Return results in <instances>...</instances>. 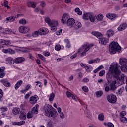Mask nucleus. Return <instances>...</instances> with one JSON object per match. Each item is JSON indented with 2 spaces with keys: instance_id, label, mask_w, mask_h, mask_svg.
<instances>
[{
  "instance_id": "obj_36",
  "label": "nucleus",
  "mask_w": 127,
  "mask_h": 127,
  "mask_svg": "<svg viewBox=\"0 0 127 127\" xmlns=\"http://www.w3.org/2000/svg\"><path fill=\"white\" fill-rule=\"evenodd\" d=\"M6 21H9L10 22H11L12 21H14L15 20V18L14 17L11 16L7 17L5 19Z\"/></svg>"
},
{
  "instance_id": "obj_54",
  "label": "nucleus",
  "mask_w": 127,
  "mask_h": 127,
  "mask_svg": "<svg viewBox=\"0 0 127 127\" xmlns=\"http://www.w3.org/2000/svg\"><path fill=\"white\" fill-rule=\"evenodd\" d=\"M8 53L9 54H14V53H15V51L11 48H9Z\"/></svg>"
},
{
  "instance_id": "obj_1",
  "label": "nucleus",
  "mask_w": 127,
  "mask_h": 127,
  "mask_svg": "<svg viewBox=\"0 0 127 127\" xmlns=\"http://www.w3.org/2000/svg\"><path fill=\"white\" fill-rule=\"evenodd\" d=\"M109 72L112 74L117 80L116 81L114 80L110 82V87L111 90H115L116 89V84H118L120 85L126 83L125 90L127 92V77L124 74L121 75V71L118 69V64L113 63L110 65Z\"/></svg>"
},
{
  "instance_id": "obj_24",
  "label": "nucleus",
  "mask_w": 127,
  "mask_h": 127,
  "mask_svg": "<svg viewBox=\"0 0 127 127\" xmlns=\"http://www.w3.org/2000/svg\"><path fill=\"white\" fill-rule=\"evenodd\" d=\"M58 26V21L56 20H52L51 23L50 24L49 26Z\"/></svg>"
},
{
  "instance_id": "obj_12",
  "label": "nucleus",
  "mask_w": 127,
  "mask_h": 127,
  "mask_svg": "<svg viewBox=\"0 0 127 127\" xmlns=\"http://www.w3.org/2000/svg\"><path fill=\"white\" fill-rule=\"evenodd\" d=\"M127 27V24L126 23L121 24L117 29L118 31H123V30H125L126 28Z\"/></svg>"
},
{
  "instance_id": "obj_14",
  "label": "nucleus",
  "mask_w": 127,
  "mask_h": 127,
  "mask_svg": "<svg viewBox=\"0 0 127 127\" xmlns=\"http://www.w3.org/2000/svg\"><path fill=\"white\" fill-rule=\"evenodd\" d=\"M66 96L67 98H72V100H75L77 102V100H76V96L75 94H72V93L67 91L66 92Z\"/></svg>"
},
{
  "instance_id": "obj_62",
  "label": "nucleus",
  "mask_w": 127,
  "mask_h": 127,
  "mask_svg": "<svg viewBox=\"0 0 127 127\" xmlns=\"http://www.w3.org/2000/svg\"><path fill=\"white\" fill-rule=\"evenodd\" d=\"M3 43H4L5 45H9V44H10V41H9V40H4V42Z\"/></svg>"
},
{
  "instance_id": "obj_64",
  "label": "nucleus",
  "mask_w": 127,
  "mask_h": 127,
  "mask_svg": "<svg viewBox=\"0 0 127 127\" xmlns=\"http://www.w3.org/2000/svg\"><path fill=\"white\" fill-rule=\"evenodd\" d=\"M107 127H114V124L111 122H108L107 123Z\"/></svg>"
},
{
  "instance_id": "obj_39",
  "label": "nucleus",
  "mask_w": 127,
  "mask_h": 127,
  "mask_svg": "<svg viewBox=\"0 0 127 127\" xmlns=\"http://www.w3.org/2000/svg\"><path fill=\"white\" fill-rule=\"evenodd\" d=\"M33 113L31 111H29L28 113L27 114V119H31L33 116Z\"/></svg>"
},
{
  "instance_id": "obj_6",
  "label": "nucleus",
  "mask_w": 127,
  "mask_h": 127,
  "mask_svg": "<svg viewBox=\"0 0 127 127\" xmlns=\"http://www.w3.org/2000/svg\"><path fill=\"white\" fill-rule=\"evenodd\" d=\"M107 99L108 102L110 104H115L117 102V96L113 94L108 95Z\"/></svg>"
},
{
  "instance_id": "obj_32",
  "label": "nucleus",
  "mask_w": 127,
  "mask_h": 127,
  "mask_svg": "<svg viewBox=\"0 0 127 127\" xmlns=\"http://www.w3.org/2000/svg\"><path fill=\"white\" fill-rule=\"evenodd\" d=\"M104 19V15L102 14H99L96 16V19L98 21H102L103 19Z\"/></svg>"
},
{
  "instance_id": "obj_22",
  "label": "nucleus",
  "mask_w": 127,
  "mask_h": 127,
  "mask_svg": "<svg viewBox=\"0 0 127 127\" xmlns=\"http://www.w3.org/2000/svg\"><path fill=\"white\" fill-rule=\"evenodd\" d=\"M23 83V81H22V80H19L17 81L14 86L15 90H17V89H18V88H19V87L22 85Z\"/></svg>"
},
{
  "instance_id": "obj_47",
  "label": "nucleus",
  "mask_w": 127,
  "mask_h": 127,
  "mask_svg": "<svg viewBox=\"0 0 127 127\" xmlns=\"http://www.w3.org/2000/svg\"><path fill=\"white\" fill-rule=\"evenodd\" d=\"M3 6L4 7H7V9H9V6L8 5V1L5 0L4 1Z\"/></svg>"
},
{
  "instance_id": "obj_4",
  "label": "nucleus",
  "mask_w": 127,
  "mask_h": 127,
  "mask_svg": "<svg viewBox=\"0 0 127 127\" xmlns=\"http://www.w3.org/2000/svg\"><path fill=\"white\" fill-rule=\"evenodd\" d=\"M53 107L49 105L46 110H45V116L49 118H56V113L53 112Z\"/></svg>"
},
{
  "instance_id": "obj_63",
  "label": "nucleus",
  "mask_w": 127,
  "mask_h": 127,
  "mask_svg": "<svg viewBox=\"0 0 127 127\" xmlns=\"http://www.w3.org/2000/svg\"><path fill=\"white\" fill-rule=\"evenodd\" d=\"M47 126L48 127H53V124H52V122H51V121H50L47 124Z\"/></svg>"
},
{
  "instance_id": "obj_19",
  "label": "nucleus",
  "mask_w": 127,
  "mask_h": 127,
  "mask_svg": "<svg viewBox=\"0 0 127 127\" xmlns=\"http://www.w3.org/2000/svg\"><path fill=\"white\" fill-rule=\"evenodd\" d=\"M39 107V105L38 104H36L35 106L32 109V111L31 112L33 113L34 114H38Z\"/></svg>"
},
{
  "instance_id": "obj_52",
  "label": "nucleus",
  "mask_w": 127,
  "mask_h": 127,
  "mask_svg": "<svg viewBox=\"0 0 127 127\" xmlns=\"http://www.w3.org/2000/svg\"><path fill=\"white\" fill-rule=\"evenodd\" d=\"M51 27V30L52 31H56L57 30V26H49Z\"/></svg>"
},
{
  "instance_id": "obj_40",
  "label": "nucleus",
  "mask_w": 127,
  "mask_h": 127,
  "mask_svg": "<svg viewBox=\"0 0 127 127\" xmlns=\"http://www.w3.org/2000/svg\"><path fill=\"white\" fill-rule=\"evenodd\" d=\"M96 95L97 98H100L103 95V92L102 91H98L96 92Z\"/></svg>"
},
{
  "instance_id": "obj_57",
  "label": "nucleus",
  "mask_w": 127,
  "mask_h": 127,
  "mask_svg": "<svg viewBox=\"0 0 127 127\" xmlns=\"http://www.w3.org/2000/svg\"><path fill=\"white\" fill-rule=\"evenodd\" d=\"M21 50L22 52H24L25 53H26V52H29V49L26 48H24Z\"/></svg>"
},
{
  "instance_id": "obj_59",
  "label": "nucleus",
  "mask_w": 127,
  "mask_h": 127,
  "mask_svg": "<svg viewBox=\"0 0 127 127\" xmlns=\"http://www.w3.org/2000/svg\"><path fill=\"white\" fill-rule=\"evenodd\" d=\"M105 73H106V71L105 70H103L101 71L99 73L100 77H103V76L105 75Z\"/></svg>"
},
{
  "instance_id": "obj_25",
  "label": "nucleus",
  "mask_w": 127,
  "mask_h": 127,
  "mask_svg": "<svg viewBox=\"0 0 127 127\" xmlns=\"http://www.w3.org/2000/svg\"><path fill=\"white\" fill-rule=\"evenodd\" d=\"M100 62V59L97 58L94 60H91L88 61V63L89 64H93V63H99Z\"/></svg>"
},
{
  "instance_id": "obj_45",
  "label": "nucleus",
  "mask_w": 127,
  "mask_h": 127,
  "mask_svg": "<svg viewBox=\"0 0 127 127\" xmlns=\"http://www.w3.org/2000/svg\"><path fill=\"white\" fill-rule=\"evenodd\" d=\"M12 60H13V59H12V58L11 57H8L6 59L7 63L9 64H11V63H12Z\"/></svg>"
},
{
  "instance_id": "obj_8",
  "label": "nucleus",
  "mask_w": 127,
  "mask_h": 127,
  "mask_svg": "<svg viewBox=\"0 0 127 127\" xmlns=\"http://www.w3.org/2000/svg\"><path fill=\"white\" fill-rule=\"evenodd\" d=\"M39 32L40 35H45L46 34H47L48 32H49V31L48 30V29H47V28L42 27L39 29Z\"/></svg>"
},
{
  "instance_id": "obj_21",
  "label": "nucleus",
  "mask_w": 127,
  "mask_h": 127,
  "mask_svg": "<svg viewBox=\"0 0 127 127\" xmlns=\"http://www.w3.org/2000/svg\"><path fill=\"white\" fill-rule=\"evenodd\" d=\"M114 31H113V30H111L109 29L108 30H107V32H106V35L107 36V37L110 38L111 37V36H113V35H114Z\"/></svg>"
},
{
  "instance_id": "obj_51",
  "label": "nucleus",
  "mask_w": 127,
  "mask_h": 127,
  "mask_svg": "<svg viewBox=\"0 0 127 127\" xmlns=\"http://www.w3.org/2000/svg\"><path fill=\"white\" fill-rule=\"evenodd\" d=\"M55 49L57 51H59L61 49V46L60 45H57L55 46Z\"/></svg>"
},
{
  "instance_id": "obj_29",
  "label": "nucleus",
  "mask_w": 127,
  "mask_h": 127,
  "mask_svg": "<svg viewBox=\"0 0 127 127\" xmlns=\"http://www.w3.org/2000/svg\"><path fill=\"white\" fill-rule=\"evenodd\" d=\"M19 118L21 120H26V113L25 112H21Z\"/></svg>"
},
{
  "instance_id": "obj_41",
  "label": "nucleus",
  "mask_w": 127,
  "mask_h": 127,
  "mask_svg": "<svg viewBox=\"0 0 127 127\" xmlns=\"http://www.w3.org/2000/svg\"><path fill=\"white\" fill-rule=\"evenodd\" d=\"M51 20L49 17H46L45 18V21L48 24L49 26L50 25V23H51Z\"/></svg>"
},
{
  "instance_id": "obj_38",
  "label": "nucleus",
  "mask_w": 127,
  "mask_h": 127,
  "mask_svg": "<svg viewBox=\"0 0 127 127\" xmlns=\"http://www.w3.org/2000/svg\"><path fill=\"white\" fill-rule=\"evenodd\" d=\"M20 109H21V113L26 112V110L25 109V105L21 104L20 106Z\"/></svg>"
},
{
  "instance_id": "obj_61",
  "label": "nucleus",
  "mask_w": 127,
  "mask_h": 127,
  "mask_svg": "<svg viewBox=\"0 0 127 127\" xmlns=\"http://www.w3.org/2000/svg\"><path fill=\"white\" fill-rule=\"evenodd\" d=\"M30 88H31V85L30 84H27V85H26V86L25 87V90L26 91H28V90H29V89H30Z\"/></svg>"
},
{
  "instance_id": "obj_33",
  "label": "nucleus",
  "mask_w": 127,
  "mask_h": 127,
  "mask_svg": "<svg viewBox=\"0 0 127 127\" xmlns=\"http://www.w3.org/2000/svg\"><path fill=\"white\" fill-rule=\"evenodd\" d=\"M27 5L29 7H32L33 8H35L36 6V3L33 2H28Z\"/></svg>"
},
{
  "instance_id": "obj_9",
  "label": "nucleus",
  "mask_w": 127,
  "mask_h": 127,
  "mask_svg": "<svg viewBox=\"0 0 127 127\" xmlns=\"http://www.w3.org/2000/svg\"><path fill=\"white\" fill-rule=\"evenodd\" d=\"M38 100H39V98L37 95L31 96L30 98V103L32 105H34V104H36L37 103Z\"/></svg>"
},
{
  "instance_id": "obj_20",
  "label": "nucleus",
  "mask_w": 127,
  "mask_h": 127,
  "mask_svg": "<svg viewBox=\"0 0 127 127\" xmlns=\"http://www.w3.org/2000/svg\"><path fill=\"white\" fill-rule=\"evenodd\" d=\"M82 27V24L80 22H75L74 25L73 26V28L74 29H79V28H81Z\"/></svg>"
},
{
  "instance_id": "obj_2",
  "label": "nucleus",
  "mask_w": 127,
  "mask_h": 127,
  "mask_svg": "<svg viewBox=\"0 0 127 127\" xmlns=\"http://www.w3.org/2000/svg\"><path fill=\"white\" fill-rule=\"evenodd\" d=\"M93 46V44H89V43H85L83 44L80 48L77 50L75 54L72 55L70 57L71 59H75L77 57V54H80L81 56H85L87 54V52L90 50L91 47Z\"/></svg>"
},
{
  "instance_id": "obj_46",
  "label": "nucleus",
  "mask_w": 127,
  "mask_h": 127,
  "mask_svg": "<svg viewBox=\"0 0 127 127\" xmlns=\"http://www.w3.org/2000/svg\"><path fill=\"white\" fill-rule=\"evenodd\" d=\"M82 90L83 91V92H85V93H88V92H89V88L86 86H82Z\"/></svg>"
},
{
  "instance_id": "obj_60",
  "label": "nucleus",
  "mask_w": 127,
  "mask_h": 127,
  "mask_svg": "<svg viewBox=\"0 0 127 127\" xmlns=\"http://www.w3.org/2000/svg\"><path fill=\"white\" fill-rule=\"evenodd\" d=\"M62 33V29H60L56 32V34L57 35H60Z\"/></svg>"
},
{
  "instance_id": "obj_55",
  "label": "nucleus",
  "mask_w": 127,
  "mask_h": 127,
  "mask_svg": "<svg viewBox=\"0 0 127 127\" xmlns=\"http://www.w3.org/2000/svg\"><path fill=\"white\" fill-rule=\"evenodd\" d=\"M38 57H39V58H40V59H41V60H43V61H44V60H45V58L44 57V56H43V55L40 54H38Z\"/></svg>"
},
{
  "instance_id": "obj_23",
  "label": "nucleus",
  "mask_w": 127,
  "mask_h": 127,
  "mask_svg": "<svg viewBox=\"0 0 127 127\" xmlns=\"http://www.w3.org/2000/svg\"><path fill=\"white\" fill-rule=\"evenodd\" d=\"M20 112V109L19 108L15 107L12 110V113L14 115H18Z\"/></svg>"
},
{
  "instance_id": "obj_53",
  "label": "nucleus",
  "mask_w": 127,
  "mask_h": 127,
  "mask_svg": "<svg viewBox=\"0 0 127 127\" xmlns=\"http://www.w3.org/2000/svg\"><path fill=\"white\" fill-rule=\"evenodd\" d=\"M3 84L5 87H10V83L8 81H5L3 82Z\"/></svg>"
},
{
  "instance_id": "obj_49",
  "label": "nucleus",
  "mask_w": 127,
  "mask_h": 127,
  "mask_svg": "<svg viewBox=\"0 0 127 127\" xmlns=\"http://www.w3.org/2000/svg\"><path fill=\"white\" fill-rule=\"evenodd\" d=\"M98 120H99V121H104V114H99L98 115Z\"/></svg>"
},
{
  "instance_id": "obj_30",
  "label": "nucleus",
  "mask_w": 127,
  "mask_h": 127,
  "mask_svg": "<svg viewBox=\"0 0 127 127\" xmlns=\"http://www.w3.org/2000/svg\"><path fill=\"white\" fill-rule=\"evenodd\" d=\"M85 70L86 72H87V73H91L92 71H93V67L91 65H87L85 67Z\"/></svg>"
},
{
  "instance_id": "obj_44",
  "label": "nucleus",
  "mask_w": 127,
  "mask_h": 127,
  "mask_svg": "<svg viewBox=\"0 0 127 127\" xmlns=\"http://www.w3.org/2000/svg\"><path fill=\"white\" fill-rule=\"evenodd\" d=\"M19 23H20V24H22L23 25H24L26 24V20L24 19H21L19 21Z\"/></svg>"
},
{
  "instance_id": "obj_18",
  "label": "nucleus",
  "mask_w": 127,
  "mask_h": 127,
  "mask_svg": "<svg viewBox=\"0 0 127 127\" xmlns=\"http://www.w3.org/2000/svg\"><path fill=\"white\" fill-rule=\"evenodd\" d=\"M25 124V121H22L20 122H12V124L13 126H22Z\"/></svg>"
},
{
  "instance_id": "obj_13",
  "label": "nucleus",
  "mask_w": 127,
  "mask_h": 127,
  "mask_svg": "<svg viewBox=\"0 0 127 127\" xmlns=\"http://www.w3.org/2000/svg\"><path fill=\"white\" fill-rule=\"evenodd\" d=\"M24 60H25V59H24V58L19 57V58H17L15 59L14 60V62L17 64L18 63H21L23 62V61H24Z\"/></svg>"
},
{
  "instance_id": "obj_5",
  "label": "nucleus",
  "mask_w": 127,
  "mask_h": 127,
  "mask_svg": "<svg viewBox=\"0 0 127 127\" xmlns=\"http://www.w3.org/2000/svg\"><path fill=\"white\" fill-rule=\"evenodd\" d=\"M18 30L20 33L26 34V33H28L30 31V28L28 26H21L19 27Z\"/></svg>"
},
{
  "instance_id": "obj_27",
  "label": "nucleus",
  "mask_w": 127,
  "mask_h": 127,
  "mask_svg": "<svg viewBox=\"0 0 127 127\" xmlns=\"http://www.w3.org/2000/svg\"><path fill=\"white\" fill-rule=\"evenodd\" d=\"M120 69L122 72L124 73H127V65L124 64L121 66Z\"/></svg>"
},
{
  "instance_id": "obj_43",
  "label": "nucleus",
  "mask_w": 127,
  "mask_h": 127,
  "mask_svg": "<svg viewBox=\"0 0 127 127\" xmlns=\"http://www.w3.org/2000/svg\"><path fill=\"white\" fill-rule=\"evenodd\" d=\"M59 116L62 120H64V119H65V114H64V113L63 112L59 113Z\"/></svg>"
},
{
  "instance_id": "obj_48",
  "label": "nucleus",
  "mask_w": 127,
  "mask_h": 127,
  "mask_svg": "<svg viewBox=\"0 0 127 127\" xmlns=\"http://www.w3.org/2000/svg\"><path fill=\"white\" fill-rule=\"evenodd\" d=\"M120 121L122 123H127V118H126V117H121V118H120Z\"/></svg>"
},
{
  "instance_id": "obj_31",
  "label": "nucleus",
  "mask_w": 127,
  "mask_h": 127,
  "mask_svg": "<svg viewBox=\"0 0 127 127\" xmlns=\"http://www.w3.org/2000/svg\"><path fill=\"white\" fill-rule=\"evenodd\" d=\"M116 14H106V17L107 18H109V19H114L116 17Z\"/></svg>"
},
{
  "instance_id": "obj_34",
  "label": "nucleus",
  "mask_w": 127,
  "mask_h": 127,
  "mask_svg": "<svg viewBox=\"0 0 127 127\" xmlns=\"http://www.w3.org/2000/svg\"><path fill=\"white\" fill-rule=\"evenodd\" d=\"M31 35L33 37H37L38 35H40V34H39V30L38 31H35L34 32H33Z\"/></svg>"
},
{
  "instance_id": "obj_50",
  "label": "nucleus",
  "mask_w": 127,
  "mask_h": 127,
  "mask_svg": "<svg viewBox=\"0 0 127 127\" xmlns=\"http://www.w3.org/2000/svg\"><path fill=\"white\" fill-rule=\"evenodd\" d=\"M31 94H32V93L31 92V91L27 93L24 96V98L27 99H28V98H29V97H30V96L31 95Z\"/></svg>"
},
{
  "instance_id": "obj_42",
  "label": "nucleus",
  "mask_w": 127,
  "mask_h": 127,
  "mask_svg": "<svg viewBox=\"0 0 127 127\" xmlns=\"http://www.w3.org/2000/svg\"><path fill=\"white\" fill-rule=\"evenodd\" d=\"M75 12L78 14V15H82V11L80 10V8H76L75 9Z\"/></svg>"
},
{
  "instance_id": "obj_3",
  "label": "nucleus",
  "mask_w": 127,
  "mask_h": 127,
  "mask_svg": "<svg viewBox=\"0 0 127 127\" xmlns=\"http://www.w3.org/2000/svg\"><path fill=\"white\" fill-rule=\"evenodd\" d=\"M109 52L110 54H115L117 52L121 51V47L118 44V42L113 41L109 44Z\"/></svg>"
},
{
  "instance_id": "obj_17",
  "label": "nucleus",
  "mask_w": 127,
  "mask_h": 127,
  "mask_svg": "<svg viewBox=\"0 0 127 127\" xmlns=\"http://www.w3.org/2000/svg\"><path fill=\"white\" fill-rule=\"evenodd\" d=\"M91 34L92 35H94V36H96L97 37V38H99V37H102L103 36V35L100 32H99L98 31H93L91 32Z\"/></svg>"
},
{
  "instance_id": "obj_10",
  "label": "nucleus",
  "mask_w": 127,
  "mask_h": 127,
  "mask_svg": "<svg viewBox=\"0 0 127 127\" xmlns=\"http://www.w3.org/2000/svg\"><path fill=\"white\" fill-rule=\"evenodd\" d=\"M66 24L69 27H74L75 20L73 18H69L66 21Z\"/></svg>"
},
{
  "instance_id": "obj_11",
  "label": "nucleus",
  "mask_w": 127,
  "mask_h": 127,
  "mask_svg": "<svg viewBox=\"0 0 127 127\" xmlns=\"http://www.w3.org/2000/svg\"><path fill=\"white\" fill-rule=\"evenodd\" d=\"M99 41L102 45H106L109 42V39L107 38H99Z\"/></svg>"
},
{
  "instance_id": "obj_16",
  "label": "nucleus",
  "mask_w": 127,
  "mask_h": 127,
  "mask_svg": "<svg viewBox=\"0 0 127 127\" xmlns=\"http://www.w3.org/2000/svg\"><path fill=\"white\" fill-rule=\"evenodd\" d=\"M127 63V60L125 58H121L119 59V64L120 65H126Z\"/></svg>"
},
{
  "instance_id": "obj_37",
  "label": "nucleus",
  "mask_w": 127,
  "mask_h": 127,
  "mask_svg": "<svg viewBox=\"0 0 127 127\" xmlns=\"http://www.w3.org/2000/svg\"><path fill=\"white\" fill-rule=\"evenodd\" d=\"M3 33H4V34H10L11 33H13V32L9 29H5Z\"/></svg>"
},
{
  "instance_id": "obj_26",
  "label": "nucleus",
  "mask_w": 127,
  "mask_h": 127,
  "mask_svg": "<svg viewBox=\"0 0 127 127\" xmlns=\"http://www.w3.org/2000/svg\"><path fill=\"white\" fill-rule=\"evenodd\" d=\"M89 20H90L91 22H95V21H96V16L91 13Z\"/></svg>"
},
{
  "instance_id": "obj_15",
  "label": "nucleus",
  "mask_w": 127,
  "mask_h": 127,
  "mask_svg": "<svg viewBox=\"0 0 127 127\" xmlns=\"http://www.w3.org/2000/svg\"><path fill=\"white\" fill-rule=\"evenodd\" d=\"M91 14H92V13L88 12L85 13L82 15V18L83 19H84L85 20H88L90 19V16H91Z\"/></svg>"
},
{
  "instance_id": "obj_58",
  "label": "nucleus",
  "mask_w": 127,
  "mask_h": 127,
  "mask_svg": "<svg viewBox=\"0 0 127 127\" xmlns=\"http://www.w3.org/2000/svg\"><path fill=\"white\" fill-rule=\"evenodd\" d=\"M0 110L2 112H7V111H8V108H7V107H3L0 108Z\"/></svg>"
},
{
  "instance_id": "obj_35",
  "label": "nucleus",
  "mask_w": 127,
  "mask_h": 127,
  "mask_svg": "<svg viewBox=\"0 0 127 127\" xmlns=\"http://www.w3.org/2000/svg\"><path fill=\"white\" fill-rule=\"evenodd\" d=\"M55 97V94L53 92H52L51 94H50L49 98V101L50 102H52L53 100H54V98Z\"/></svg>"
},
{
  "instance_id": "obj_28",
  "label": "nucleus",
  "mask_w": 127,
  "mask_h": 127,
  "mask_svg": "<svg viewBox=\"0 0 127 127\" xmlns=\"http://www.w3.org/2000/svg\"><path fill=\"white\" fill-rule=\"evenodd\" d=\"M64 42L65 43V47L66 48H70L71 47V44H70V41H69V39H65L64 40Z\"/></svg>"
},
{
  "instance_id": "obj_56",
  "label": "nucleus",
  "mask_w": 127,
  "mask_h": 127,
  "mask_svg": "<svg viewBox=\"0 0 127 127\" xmlns=\"http://www.w3.org/2000/svg\"><path fill=\"white\" fill-rule=\"evenodd\" d=\"M124 91H125V88L124 87H121V88H120L118 90L119 95H121V94H122V93L124 92Z\"/></svg>"
},
{
  "instance_id": "obj_7",
  "label": "nucleus",
  "mask_w": 127,
  "mask_h": 127,
  "mask_svg": "<svg viewBox=\"0 0 127 127\" xmlns=\"http://www.w3.org/2000/svg\"><path fill=\"white\" fill-rule=\"evenodd\" d=\"M70 19V15L67 13H64L62 15V19L61 20L63 24H65L67 23L68 19Z\"/></svg>"
}]
</instances>
